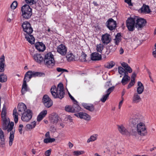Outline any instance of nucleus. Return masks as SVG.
I'll return each mask as SVG.
<instances>
[{
	"label": "nucleus",
	"instance_id": "obj_1",
	"mask_svg": "<svg viewBox=\"0 0 156 156\" xmlns=\"http://www.w3.org/2000/svg\"><path fill=\"white\" fill-rule=\"evenodd\" d=\"M6 109L5 105L4 104L1 113V117L3 121L2 129L7 130L8 132H10L9 137V145L11 146L12 144L14 138L15 130H12L13 128L14 123L13 122H10L9 118H6Z\"/></svg>",
	"mask_w": 156,
	"mask_h": 156
},
{
	"label": "nucleus",
	"instance_id": "obj_2",
	"mask_svg": "<svg viewBox=\"0 0 156 156\" xmlns=\"http://www.w3.org/2000/svg\"><path fill=\"white\" fill-rule=\"evenodd\" d=\"M22 27L25 37L29 43L31 44H34L35 38L31 34L33 31V29L30 23L28 21L24 22L22 24Z\"/></svg>",
	"mask_w": 156,
	"mask_h": 156
},
{
	"label": "nucleus",
	"instance_id": "obj_3",
	"mask_svg": "<svg viewBox=\"0 0 156 156\" xmlns=\"http://www.w3.org/2000/svg\"><path fill=\"white\" fill-rule=\"evenodd\" d=\"M43 61L45 65L49 68H52L55 64L54 55L51 52L45 55Z\"/></svg>",
	"mask_w": 156,
	"mask_h": 156
},
{
	"label": "nucleus",
	"instance_id": "obj_4",
	"mask_svg": "<svg viewBox=\"0 0 156 156\" xmlns=\"http://www.w3.org/2000/svg\"><path fill=\"white\" fill-rule=\"evenodd\" d=\"M21 10L22 16L23 18L28 19L31 17L32 14V9L29 5H24L21 7Z\"/></svg>",
	"mask_w": 156,
	"mask_h": 156
},
{
	"label": "nucleus",
	"instance_id": "obj_5",
	"mask_svg": "<svg viewBox=\"0 0 156 156\" xmlns=\"http://www.w3.org/2000/svg\"><path fill=\"white\" fill-rule=\"evenodd\" d=\"M45 74L44 73L28 71L25 73L24 77L28 78V81H29L32 77H36L37 76L41 77L44 76Z\"/></svg>",
	"mask_w": 156,
	"mask_h": 156
},
{
	"label": "nucleus",
	"instance_id": "obj_6",
	"mask_svg": "<svg viewBox=\"0 0 156 156\" xmlns=\"http://www.w3.org/2000/svg\"><path fill=\"white\" fill-rule=\"evenodd\" d=\"M137 131L139 135L141 136H144L147 134V130L144 123H140L137 125Z\"/></svg>",
	"mask_w": 156,
	"mask_h": 156
},
{
	"label": "nucleus",
	"instance_id": "obj_7",
	"mask_svg": "<svg viewBox=\"0 0 156 156\" xmlns=\"http://www.w3.org/2000/svg\"><path fill=\"white\" fill-rule=\"evenodd\" d=\"M126 26L129 31H133L135 29V20L134 19L129 18L126 21Z\"/></svg>",
	"mask_w": 156,
	"mask_h": 156
},
{
	"label": "nucleus",
	"instance_id": "obj_8",
	"mask_svg": "<svg viewBox=\"0 0 156 156\" xmlns=\"http://www.w3.org/2000/svg\"><path fill=\"white\" fill-rule=\"evenodd\" d=\"M105 24L107 27L110 30H115L116 27V21L112 18L108 19Z\"/></svg>",
	"mask_w": 156,
	"mask_h": 156
},
{
	"label": "nucleus",
	"instance_id": "obj_9",
	"mask_svg": "<svg viewBox=\"0 0 156 156\" xmlns=\"http://www.w3.org/2000/svg\"><path fill=\"white\" fill-rule=\"evenodd\" d=\"M32 112L31 110L27 109L26 112L22 113L21 119L23 121L28 122L30 121L32 117Z\"/></svg>",
	"mask_w": 156,
	"mask_h": 156
},
{
	"label": "nucleus",
	"instance_id": "obj_10",
	"mask_svg": "<svg viewBox=\"0 0 156 156\" xmlns=\"http://www.w3.org/2000/svg\"><path fill=\"white\" fill-rule=\"evenodd\" d=\"M42 100L44 105L47 108H49L53 105L52 100L47 94L44 95Z\"/></svg>",
	"mask_w": 156,
	"mask_h": 156
},
{
	"label": "nucleus",
	"instance_id": "obj_11",
	"mask_svg": "<svg viewBox=\"0 0 156 156\" xmlns=\"http://www.w3.org/2000/svg\"><path fill=\"white\" fill-rule=\"evenodd\" d=\"M141 121L142 120L140 117L137 116H135L130 119L129 120V124L131 126L136 127L138 124L142 122Z\"/></svg>",
	"mask_w": 156,
	"mask_h": 156
},
{
	"label": "nucleus",
	"instance_id": "obj_12",
	"mask_svg": "<svg viewBox=\"0 0 156 156\" xmlns=\"http://www.w3.org/2000/svg\"><path fill=\"white\" fill-rule=\"evenodd\" d=\"M146 21L144 19L140 18H138L136 20L135 23V27L138 29L143 28L146 23Z\"/></svg>",
	"mask_w": 156,
	"mask_h": 156
},
{
	"label": "nucleus",
	"instance_id": "obj_13",
	"mask_svg": "<svg viewBox=\"0 0 156 156\" xmlns=\"http://www.w3.org/2000/svg\"><path fill=\"white\" fill-rule=\"evenodd\" d=\"M67 51V48L63 44H61L57 47V51L62 55H65L66 54Z\"/></svg>",
	"mask_w": 156,
	"mask_h": 156
},
{
	"label": "nucleus",
	"instance_id": "obj_14",
	"mask_svg": "<svg viewBox=\"0 0 156 156\" xmlns=\"http://www.w3.org/2000/svg\"><path fill=\"white\" fill-rule=\"evenodd\" d=\"M57 88L58 90L57 93L60 95V99H61L64 97L65 94L63 84L61 83H59L58 85Z\"/></svg>",
	"mask_w": 156,
	"mask_h": 156
},
{
	"label": "nucleus",
	"instance_id": "obj_15",
	"mask_svg": "<svg viewBox=\"0 0 156 156\" xmlns=\"http://www.w3.org/2000/svg\"><path fill=\"white\" fill-rule=\"evenodd\" d=\"M75 115L81 119L89 121L90 119V116L85 113L80 112L75 114Z\"/></svg>",
	"mask_w": 156,
	"mask_h": 156
},
{
	"label": "nucleus",
	"instance_id": "obj_16",
	"mask_svg": "<svg viewBox=\"0 0 156 156\" xmlns=\"http://www.w3.org/2000/svg\"><path fill=\"white\" fill-rule=\"evenodd\" d=\"M117 47L116 45H108L106 46L107 50L105 54L107 55H108L111 53V54L114 52L116 49Z\"/></svg>",
	"mask_w": 156,
	"mask_h": 156
},
{
	"label": "nucleus",
	"instance_id": "obj_17",
	"mask_svg": "<svg viewBox=\"0 0 156 156\" xmlns=\"http://www.w3.org/2000/svg\"><path fill=\"white\" fill-rule=\"evenodd\" d=\"M50 91L52 96L54 98H58L60 99V95L57 93L58 90L55 86H52L51 89Z\"/></svg>",
	"mask_w": 156,
	"mask_h": 156
},
{
	"label": "nucleus",
	"instance_id": "obj_18",
	"mask_svg": "<svg viewBox=\"0 0 156 156\" xmlns=\"http://www.w3.org/2000/svg\"><path fill=\"white\" fill-rule=\"evenodd\" d=\"M111 38L110 37V35L108 34H105L103 35L101 39V41L103 44H107L111 41Z\"/></svg>",
	"mask_w": 156,
	"mask_h": 156
},
{
	"label": "nucleus",
	"instance_id": "obj_19",
	"mask_svg": "<svg viewBox=\"0 0 156 156\" xmlns=\"http://www.w3.org/2000/svg\"><path fill=\"white\" fill-rule=\"evenodd\" d=\"M5 66V57L4 55H3L0 58V73L4 71Z\"/></svg>",
	"mask_w": 156,
	"mask_h": 156
},
{
	"label": "nucleus",
	"instance_id": "obj_20",
	"mask_svg": "<svg viewBox=\"0 0 156 156\" xmlns=\"http://www.w3.org/2000/svg\"><path fill=\"white\" fill-rule=\"evenodd\" d=\"M36 48L39 51H43L45 49V46L42 42H37L35 44Z\"/></svg>",
	"mask_w": 156,
	"mask_h": 156
},
{
	"label": "nucleus",
	"instance_id": "obj_21",
	"mask_svg": "<svg viewBox=\"0 0 156 156\" xmlns=\"http://www.w3.org/2000/svg\"><path fill=\"white\" fill-rule=\"evenodd\" d=\"M18 110L19 112V114H22V113L26 112L27 110V107L25 105L21 103L18 104Z\"/></svg>",
	"mask_w": 156,
	"mask_h": 156
},
{
	"label": "nucleus",
	"instance_id": "obj_22",
	"mask_svg": "<svg viewBox=\"0 0 156 156\" xmlns=\"http://www.w3.org/2000/svg\"><path fill=\"white\" fill-rule=\"evenodd\" d=\"M101 55L98 52H94L92 53L91 55V59L92 60H99L101 59Z\"/></svg>",
	"mask_w": 156,
	"mask_h": 156
},
{
	"label": "nucleus",
	"instance_id": "obj_23",
	"mask_svg": "<svg viewBox=\"0 0 156 156\" xmlns=\"http://www.w3.org/2000/svg\"><path fill=\"white\" fill-rule=\"evenodd\" d=\"M27 81H28V78L24 77L21 90L22 93L23 94H24L28 90L27 84Z\"/></svg>",
	"mask_w": 156,
	"mask_h": 156
},
{
	"label": "nucleus",
	"instance_id": "obj_24",
	"mask_svg": "<svg viewBox=\"0 0 156 156\" xmlns=\"http://www.w3.org/2000/svg\"><path fill=\"white\" fill-rule=\"evenodd\" d=\"M33 58L34 60L38 63H41L43 61V58L40 54H34L33 56Z\"/></svg>",
	"mask_w": 156,
	"mask_h": 156
},
{
	"label": "nucleus",
	"instance_id": "obj_25",
	"mask_svg": "<svg viewBox=\"0 0 156 156\" xmlns=\"http://www.w3.org/2000/svg\"><path fill=\"white\" fill-rule=\"evenodd\" d=\"M118 126L119 130L121 134L126 135H127L129 134V132L125 129L123 125H118Z\"/></svg>",
	"mask_w": 156,
	"mask_h": 156
},
{
	"label": "nucleus",
	"instance_id": "obj_26",
	"mask_svg": "<svg viewBox=\"0 0 156 156\" xmlns=\"http://www.w3.org/2000/svg\"><path fill=\"white\" fill-rule=\"evenodd\" d=\"M138 87L137 89V92L138 94H141L143 92L144 87L143 84L140 81L137 83Z\"/></svg>",
	"mask_w": 156,
	"mask_h": 156
},
{
	"label": "nucleus",
	"instance_id": "obj_27",
	"mask_svg": "<svg viewBox=\"0 0 156 156\" xmlns=\"http://www.w3.org/2000/svg\"><path fill=\"white\" fill-rule=\"evenodd\" d=\"M72 106L73 113L78 112L80 111L81 108L78 104L77 101V103L75 102H74Z\"/></svg>",
	"mask_w": 156,
	"mask_h": 156
},
{
	"label": "nucleus",
	"instance_id": "obj_28",
	"mask_svg": "<svg viewBox=\"0 0 156 156\" xmlns=\"http://www.w3.org/2000/svg\"><path fill=\"white\" fill-rule=\"evenodd\" d=\"M141 12L145 13H149L151 12L150 9L148 5L144 4L140 9Z\"/></svg>",
	"mask_w": 156,
	"mask_h": 156
},
{
	"label": "nucleus",
	"instance_id": "obj_29",
	"mask_svg": "<svg viewBox=\"0 0 156 156\" xmlns=\"http://www.w3.org/2000/svg\"><path fill=\"white\" fill-rule=\"evenodd\" d=\"M0 144L3 147L5 144L4 134L1 129L0 128Z\"/></svg>",
	"mask_w": 156,
	"mask_h": 156
},
{
	"label": "nucleus",
	"instance_id": "obj_30",
	"mask_svg": "<svg viewBox=\"0 0 156 156\" xmlns=\"http://www.w3.org/2000/svg\"><path fill=\"white\" fill-rule=\"evenodd\" d=\"M137 93L134 94L133 97V103H137L139 102L141 100L140 95Z\"/></svg>",
	"mask_w": 156,
	"mask_h": 156
},
{
	"label": "nucleus",
	"instance_id": "obj_31",
	"mask_svg": "<svg viewBox=\"0 0 156 156\" xmlns=\"http://www.w3.org/2000/svg\"><path fill=\"white\" fill-rule=\"evenodd\" d=\"M83 105L84 108L90 112H93L94 110V107L92 105L90 106L87 104L84 103Z\"/></svg>",
	"mask_w": 156,
	"mask_h": 156
},
{
	"label": "nucleus",
	"instance_id": "obj_32",
	"mask_svg": "<svg viewBox=\"0 0 156 156\" xmlns=\"http://www.w3.org/2000/svg\"><path fill=\"white\" fill-rule=\"evenodd\" d=\"M7 77L6 75L2 73L0 75V82H5L7 81Z\"/></svg>",
	"mask_w": 156,
	"mask_h": 156
},
{
	"label": "nucleus",
	"instance_id": "obj_33",
	"mask_svg": "<svg viewBox=\"0 0 156 156\" xmlns=\"http://www.w3.org/2000/svg\"><path fill=\"white\" fill-rule=\"evenodd\" d=\"M58 120V116L56 114L51 117L50 119L51 122L53 124L56 123Z\"/></svg>",
	"mask_w": 156,
	"mask_h": 156
},
{
	"label": "nucleus",
	"instance_id": "obj_34",
	"mask_svg": "<svg viewBox=\"0 0 156 156\" xmlns=\"http://www.w3.org/2000/svg\"><path fill=\"white\" fill-rule=\"evenodd\" d=\"M18 113L16 112V109L15 108L13 111V115L14 118L15 122L16 123L18 121Z\"/></svg>",
	"mask_w": 156,
	"mask_h": 156
},
{
	"label": "nucleus",
	"instance_id": "obj_35",
	"mask_svg": "<svg viewBox=\"0 0 156 156\" xmlns=\"http://www.w3.org/2000/svg\"><path fill=\"white\" fill-rule=\"evenodd\" d=\"M130 78L129 76H124L121 81L122 85H125L126 84L127 82L130 80Z\"/></svg>",
	"mask_w": 156,
	"mask_h": 156
},
{
	"label": "nucleus",
	"instance_id": "obj_36",
	"mask_svg": "<svg viewBox=\"0 0 156 156\" xmlns=\"http://www.w3.org/2000/svg\"><path fill=\"white\" fill-rule=\"evenodd\" d=\"M36 125V122L34 121L31 123L30 124H27L26 125V127L27 129H30L34 128Z\"/></svg>",
	"mask_w": 156,
	"mask_h": 156
},
{
	"label": "nucleus",
	"instance_id": "obj_37",
	"mask_svg": "<svg viewBox=\"0 0 156 156\" xmlns=\"http://www.w3.org/2000/svg\"><path fill=\"white\" fill-rule=\"evenodd\" d=\"M55 141V139L50 137L46 138L44 140V142L46 144L52 143Z\"/></svg>",
	"mask_w": 156,
	"mask_h": 156
},
{
	"label": "nucleus",
	"instance_id": "obj_38",
	"mask_svg": "<svg viewBox=\"0 0 156 156\" xmlns=\"http://www.w3.org/2000/svg\"><path fill=\"white\" fill-rule=\"evenodd\" d=\"M103 49V46L102 44H100L97 45L96 50L98 52L102 53V51Z\"/></svg>",
	"mask_w": 156,
	"mask_h": 156
},
{
	"label": "nucleus",
	"instance_id": "obj_39",
	"mask_svg": "<svg viewBox=\"0 0 156 156\" xmlns=\"http://www.w3.org/2000/svg\"><path fill=\"white\" fill-rule=\"evenodd\" d=\"M97 138V136L96 135H92L87 140V142L89 143L90 142L96 140Z\"/></svg>",
	"mask_w": 156,
	"mask_h": 156
},
{
	"label": "nucleus",
	"instance_id": "obj_40",
	"mask_svg": "<svg viewBox=\"0 0 156 156\" xmlns=\"http://www.w3.org/2000/svg\"><path fill=\"white\" fill-rule=\"evenodd\" d=\"M86 56L87 55L84 52H82V55L80 57V60L83 62L86 61H87L86 58Z\"/></svg>",
	"mask_w": 156,
	"mask_h": 156
},
{
	"label": "nucleus",
	"instance_id": "obj_41",
	"mask_svg": "<svg viewBox=\"0 0 156 156\" xmlns=\"http://www.w3.org/2000/svg\"><path fill=\"white\" fill-rule=\"evenodd\" d=\"M65 110L68 112L73 113V106L66 105L65 107Z\"/></svg>",
	"mask_w": 156,
	"mask_h": 156
},
{
	"label": "nucleus",
	"instance_id": "obj_42",
	"mask_svg": "<svg viewBox=\"0 0 156 156\" xmlns=\"http://www.w3.org/2000/svg\"><path fill=\"white\" fill-rule=\"evenodd\" d=\"M115 65L114 62L111 61L110 62L108 63L105 66L108 69L112 68Z\"/></svg>",
	"mask_w": 156,
	"mask_h": 156
},
{
	"label": "nucleus",
	"instance_id": "obj_43",
	"mask_svg": "<svg viewBox=\"0 0 156 156\" xmlns=\"http://www.w3.org/2000/svg\"><path fill=\"white\" fill-rule=\"evenodd\" d=\"M133 42L134 44L137 45H139L140 44V41L137 37H135L133 39Z\"/></svg>",
	"mask_w": 156,
	"mask_h": 156
},
{
	"label": "nucleus",
	"instance_id": "obj_44",
	"mask_svg": "<svg viewBox=\"0 0 156 156\" xmlns=\"http://www.w3.org/2000/svg\"><path fill=\"white\" fill-rule=\"evenodd\" d=\"M66 58L68 61H70L74 59V56L72 53L68 54L66 56Z\"/></svg>",
	"mask_w": 156,
	"mask_h": 156
},
{
	"label": "nucleus",
	"instance_id": "obj_45",
	"mask_svg": "<svg viewBox=\"0 0 156 156\" xmlns=\"http://www.w3.org/2000/svg\"><path fill=\"white\" fill-rule=\"evenodd\" d=\"M73 154L75 156H79L81 154H82L84 153V152L83 151H76L73 152Z\"/></svg>",
	"mask_w": 156,
	"mask_h": 156
},
{
	"label": "nucleus",
	"instance_id": "obj_46",
	"mask_svg": "<svg viewBox=\"0 0 156 156\" xmlns=\"http://www.w3.org/2000/svg\"><path fill=\"white\" fill-rule=\"evenodd\" d=\"M108 97L109 96L108 94H106L105 95L103 96L102 98H101L100 100L102 102L104 103L108 98Z\"/></svg>",
	"mask_w": 156,
	"mask_h": 156
},
{
	"label": "nucleus",
	"instance_id": "obj_47",
	"mask_svg": "<svg viewBox=\"0 0 156 156\" xmlns=\"http://www.w3.org/2000/svg\"><path fill=\"white\" fill-rule=\"evenodd\" d=\"M17 6V2L16 1H15L12 2V3L10 7L11 9H14L16 8Z\"/></svg>",
	"mask_w": 156,
	"mask_h": 156
},
{
	"label": "nucleus",
	"instance_id": "obj_48",
	"mask_svg": "<svg viewBox=\"0 0 156 156\" xmlns=\"http://www.w3.org/2000/svg\"><path fill=\"white\" fill-rule=\"evenodd\" d=\"M115 89V87L113 86L109 88L106 91L107 94L109 96L110 94L113 90Z\"/></svg>",
	"mask_w": 156,
	"mask_h": 156
},
{
	"label": "nucleus",
	"instance_id": "obj_49",
	"mask_svg": "<svg viewBox=\"0 0 156 156\" xmlns=\"http://www.w3.org/2000/svg\"><path fill=\"white\" fill-rule=\"evenodd\" d=\"M135 83V81L131 80L130 82L129 83L128 85L127 88L129 89L130 88L132 87L133 86Z\"/></svg>",
	"mask_w": 156,
	"mask_h": 156
},
{
	"label": "nucleus",
	"instance_id": "obj_50",
	"mask_svg": "<svg viewBox=\"0 0 156 156\" xmlns=\"http://www.w3.org/2000/svg\"><path fill=\"white\" fill-rule=\"evenodd\" d=\"M56 70L58 72H62V73L65 72H68V70L59 67L57 68H56Z\"/></svg>",
	"mask_w": 156,
	"mask_h": 156
},
{
	"label": "nucleus",
	"instance_id": "obj_51",
	"mask_svg": "<svg viewBox=\"0 0 156 156\" xmlns=\"http://www.w3.org/2000/svg\"><path fill=\"white\" fill-rule=\"evenodd\" d=\"M47 110H43L39 114L40 116L41 115V116L43 117V118H44L47 115Z\"/></svg>",
	"mask_w": 156,
	"mask_h": 156
},
{
	"label": "nucleus",
	"instance_id": "obj_52",
	"mask_svg": "<svg viewBox=\"0 0 156 156\" xmlns=\"http://www.w3.org/2000/svg\"><path fill=\"white\" fill-rule=\"evenodd\" d=\"M119 73L120 74H122L125 71L124 69L122 67L119 66L118 67Z\"/></svg>",
	"mask_w": 156,
	"mask_h": 156
},
{
	"label": "nucleus",
	"instance_id": "obj_53",
	"mask_svg": "<svg viewBox=\"0 0 156 156\" xmlns=\"http://www.w3.org/2000/svg\"><path fill=\"white\" fill-rule=\"evenodd\" d=\"M26 3L27 4H29L30 5H32L35 3V2H34V0H25Z\"/></svg>",
	"mask_w": 156,
	"mask_h": 156
},
{
	"label": "nucleus",
	"instance_id": "obj_54",
	"mask_svg": "<svg viewBox=\"0 0 156 156\" xmlns=\"http://www.w3.org/2000/svg\"><path fill=\"white\" fill-rule=\"evenodd\" d=\"M125 69L126 70V71L129 73H131L132 72V69L129 65H128Z\"/></svg>",
	"mask_w": 156,
	"mask_h": 156
},
{
	"label": "nucleus",
	"instance_id": "obj_55",
	"mask_svg": "<svg viewBox=\"0 0 156 156\" xmlns=\"http://www.w3.org/2000/svg\"><path fill=\"white\" fill-rule=\"evenodd\" d=\"M51 150L49 149L48 150H47L45 152V156H49L51 153Z\"/></svg>",
	"mask_w": 156,
	"mask_h": 156
},
{
	"label": "nucleus",
	"instance_id": "obj_56",
	"mask_svg": "<svg viewBox=\"0 0 156 156\" xmlns=\"http://www.w3.org/2000/svg\"><path fill=\"white\" fill-rule=\"evenodd\" d=\"M136 76V74L135 73H133L131 76V80L135 81V77Z\"/></svg>",
	"mask_w": 156,
	"mask_h": 156
},
{
	"label": "nucleus",
	"instance_id": "obj_57",
	"mask_svg": "<svg viewBox=\"0 0 156 156\" xmlns=\"http://www.w3.org/2000/svg\"><path fill=\"white\" fill-rule=\"evenodd\" d=\"M23 127V126L22 125L20 124L19 126V131L20 134H22V129Z\"/></svg>",
	"mask_w": 156,
	"mask_h": 156
},
{
	"label": "nucleus",
	"instance_id": "obj_58",
	"mask_svg": "<svg viewBox=\"0 0 156 156\" xmlns=\"http://www.w3.org/2000/svg\"><path fill=\"white\" fill-rule=\"evenodd\" d=\"M69 97L73 101V102H75L76 103L77 102L76 100H75L74 98L71 95V94L69 93L68 94Z\"/></svg>",
	"mask_w": 156,
	"mask_h": 156
},
{
	"label": "nucleus",
	"instance_id": "obj_59",
	"mask_svg": "<svg viewBox=\"0 0 156 156\" xmlns=\"http://www.w3.org/2000/svg\"><path fill=\"white\" fill-rule=\"evenodd\" d=\"M44 118L43 117L41 116V115L40 116V114H39L38 116L37 117V121L38 122L40 121L41 120Z\"/></svg>",
	"mask_w": 156,
	"mask_h": 156
},
{
	"label": "nucleus",
	"instance_id": "obj_60",
	"mask_svg": "<svg viewBox=\"0 0 156 156\" xmlns=\"http://www.w3.org/2000/svg\"><path fill=\"white\" fill-rule=\"evenodd\" d=\"M121 34L120 33H118L115 36V39L117 40H120Z\"/></svg>",
	"mask_w": 156,
	"mask_h": 156
},
{
	"label": "nucleus",
	"instance_id": "obj_61",
	"mask_svg": "<svg viewBox=\"0 0 156 156\" xmlns=\"http://www.w3.org/2000/svg\"><path fill=\"white\" fill-rule=\"evenodd\" d=\"M123 100H124L123 98V97H122V100L120 101V102L119 103V109H120L121 107V106H122V103H123Z\"/></svg>",
	"mask_w": 156,
	"mask_h": 156
},
{
	"label": "nucleus",
	"instance_id": "obj_62",
	"mask_svg": "<svg viewBox=\"0 0 156 156\" xmlns=\"http://www.w3.org/2000/svg\"><path fill=\"white\" fill-rule=\"evenodd\" d=\"M121 65L125 69L128 65L127 63L125 62H123L121 64Z\"/></svg>",
	"mask_w": 156,
	"mask_h": 156
},
{
	"label": "nucleus",
	"instance_id": "obj_63",
	"mask_svg": "<svg viewBox=\"0 0 156 156\" xmlns=\"http://www.w3.org/2000/svg\"><path fill=\"white\" fill-rule=\"evenodd\" d=\"M110 85H111L110 82H107L105 83V86L106 88H107V87H109Z\"/></svg>",
	"mask_w": 156,
	"mask_h": 156
},
{
	"label": "nucleus",
	"instance_id": "obj_64",
	"mask_svg": "<svg viewBox=\"0 0 156 156\" xmlns=\"http://www.w3.org/2000/svg\"><path fill=\"white\" fill-rule=\"evenodd\" d=\"M125 2L127 3L129 5H132L131 3V0H125Z\"/></svg>",
	"mask_w": 156,
	"mask_h": 156
}]
</instances>
